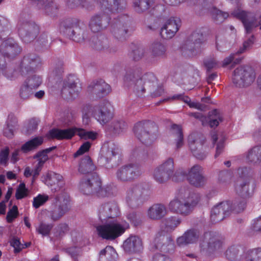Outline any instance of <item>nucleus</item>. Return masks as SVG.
I'll return each instance as SVG.
<instances>
[{"label":"nucleus","mask_w":261,"mask_h":261,"mask_svg":"<svg viewBox=\"0 0 261 261\" xmlns=\"http://www.w3.org/2000/svg\"><path fill=\"white\" fill-rule=\"evenodd\" d=\"M154 0H134L133 8L138 13L147 10L152 5Z\"/></svg>","instance_id":"7c9ffc66"},{"label":"nucleus","mask_w":261,"mask_h":261,"mask_svg":"<svg viewBox=\"0 0 261 261\" xmlns=\"http://www.w3.org/2000/svg\"><path fill=\"white\" fill-rule=\"evenodd\" d=\"M129 224L125 221L111 220L104 225L97 227L98 234L103 239L113 240L121 236Z\"/></svg>","instance_id":"20e7f679"},{"label":"nucleus","mask_w":261,"mask_h":261,"mask_svg":"<svg viewBox=\"0 0 261 261\" xmlns=\"http://www.w3.org/2000/svg\"><path fill=\"white\" fill-rule=\"evenodd\" d=\"M238 174L242 177H247L236 187V191L243 197L248 198L254 193L256 183L251 178L252 170L250 168L242 167L238 169Z\"/></svg>","instance_id":"39448f33"},{"label":"nucleus","mask_w":261,"mask_h":261,"mask_svg":"<svg viewBox=\"0 0 261 261\" xmlns=\"http://www.w3.org/2000/svg\"><path fill=\"white\" fill-rule=\"evenodd\" d=\"M28 194V190L26 188L25 184L24 183H21L19 184L16 190L15 194L16 198L17 199H22L27 196Z\"/></svg>","instance_id":"c03bdc74"},{"label":"nucleus","mask_w":261,"mask_h":261,"mask_svg":"<svg viewBox=\"0 0 261 261\" xmlns=\"http://www.w3.org/2000/svg\"><path fill=\"white\" fill-rule=\"evenodd\" d=\"M42 181L53 192L62 191L65 182L63 177L58 173L49 171L42 176Z\"/></svg>","instance_id":"4468645a"},{"label":"nucleus","mask_w":261,"mask_h":261,"mask_svg":"<svg viewBox=\"0 0 261 261\" xmlns=\"http://www.w3.org/2000/svg\"><path fill=\"white\" fill-rule=\"evenodd\" d=\"M114 129L116 131L122 129L124 126V123L122 121H114L113 122Z\"/></svg>","instance_id":"774afa93"},{"label":"nucleus","mask_w":261,"mask_h":261,"mask_svg":"<svg viewBox=\"0 0 261 261\" xmlns=\"http://www.w3.org/2000/svg\"><path fill=\"white\" fill-rule=\"evenodd\" d=\"M238 253V247L236 246H232L228 248L226 251L225 256L228 259L233 260L236 259Z\"/></svg>","instance_id":"a18cd8bd"},{"label":"nucleus","mask_w":261,"mask_h":261,"mask_svg":"<svg viewBox=\"0 0 261 261\" xmlns=\"http://www.w3.org/2000/svg\"><path fill=\"white\" fill-rule=\"evenodd\" d=\"M152 261H170V260L164 255L156 254L153 257Z\"/></svg>","instance_id":"338daca9"},{"label":"nucleus","mask_w":261,"mask_h":261,"mask_svg":"<svg viewBox=\"0 0 261 261\" xmlns=\"http://www.w3.org/2000/svg\"><path fill=\"white\" fill-rule=\"evenodd\" d=\"M17 214V207L14 206L12 209L7 214V220L8 222H11L15 218Z\"/></svg>","instance_id":"4d7b16f0"},{"label":"nucleus","mask_w":261,"mask_h":261,"mask_svg":"<svg viewBox=\"0 0 261 261\" xmlns=\"http://www.w3.org/2000/svg\"><path fill=\"white\" fill-rule=\"evenodd\" d=\"M159 166L165 172V173H166V174L168 176L169 178L172 177L173 178V176L175 175V174L173 176L174 169V160L173 159H167Z\"/></svg>","instance_id":"72a5a7b5"},{"label":"nucleus","mask_w":261,"mask_h":261,"mask_svg":"<svg viewBox=\"0 0 261 261\" xmlns=\"http://www.w3.org/2000/svg\"><path fill=\"white\" fill-rule=\"evenodd\" d=\"M202 168L198 165L192 167L188 173L177 171L173 177V180L178 181L187 178L190 184L195 187H201L204 185L205 179L202 175Z\"/></svg>","instance_id":"0eeeda50"},{"label":"nucleus","mask_w":261,"mask_h":261,"mask_svg":"<svg viewBox=\"0 0 261 261\" xmlns=\"http://www.w3.org/2000/svg\"><path fill=\"white\" fill-rule=\"evenodd\" d=\"M11 245L14 248L15 252H19L24 248L23 245L22 244L19 240L16 238H13L11 241Z\"/></svg>","instance_id":"3c124183"},{"label":"nucleus","mask_w":261,"mask_h":261,"mask_svg":"<svg viewBox=\"0 0 261 261\" xmlns=\"http://www.w3.org/2000/svg\"><path fill=\"white\" fill-rule=\"evenodd\" d=\"M166 207L161 204L152 205L148 210L147 216L152 219H160L166 214Z\"/></svg>","instance_id":"a878e982"},{"label":"nucleus","mask_w":261,"mask_h":261,"mask_svg":"<svg viewBox=\"0 0 261 261\" xmlns=\"http://www.w3.org/2000/svg\"><path fill=\"white\" fill-rule=\"evenodd\" d=\"M191 115L199 119L202 125L208 124L211 127L218 126L219 122L222 120L221 114L217 110H214L210 112L208 116L207 117L202 116L200 113H192Z\"/></svg>","instance_id":"f3484780"},{"label":"nucleus","mask_w":261,"mask_h":261,"mask_svg":"<svg viewBox=\"0 0 261 261\" xmlns=\"http://www.w3.org/2000/svg\"><path fill=\"white\" fill-rule=\"evenodd\" d=\"M99 212V218L105 220L116 216L118 214V208L115 203H107L100 207Z\"/></svg>","instance_id":"4be33fe9"},{"label":"nucleus","mask_w":261,"mask_h":261,"mask_svg":"<svg viewBox=\"0 0 261 261\" xmlns=\"http://www.w3.org/2000/svg\"><path fill=\"white\" fill-rule=\"evenodd\" d=\"M68 230V226L65 223L59 224L56 228V236H61Z\"/></svg>","instance_id":"6e6d98bb"},{"label":"nucleus","mask_w":261,"mask_h":261,"mask_svg":"<svg viewBox=\"0 0 261 261\" xmlns=\"http://www.w3.org/2000/svg\"><path fill=\"white\" fill-rule=\"evenodd\" d=\"M210 13L213 18L218 23L223 21L229 15L227 12H222L215 7L211 9Z\"/></svg>","instance_id":"e433bc0d"},{"label":"nucleus","mask_w":261,"mask_h":261,"mask_svg":"<svg viewBox=\"0 0 261 261\" xmlns=\"http://www.w3.org/2000/svg\"><path fill=\"white\" fill-rule=\"evenodd\" d=\"M40 63L39 59L38 58L33 59L30 57H24L22 59L19 67V72L24 74L29 71L35 69Z\"/></svg>","instance_id":"b1692460"},{"label":"nucleus","mask_w":261,"mask_h":261,"mask_svg":"<svg viewBox=\"0 0 261 261\" xmlns=\"http://www.w3.org/2000/svg\"><path fill=\"white\" fill-rule=\"evenodd\" d=\"M37 125L38 124L36 121L31 120L30 121L28 126L30 129V130H23V132L26 134H30L33 130L37 128Z\"/></svg>","instance_id":"052dcab7"},{"label":"nucleus","mask_w":261,"mask_h":261,"mask_svg":"<svg viewBox=\"0 0 261 261\" xmlns=\"http://www.w3.org/2000/svg\"><path fill=\"white\" fill-rule=\"evenodd\" d=\"M32 89L28 84L25 83L22 86L20 90V96L23 99H27L30 97L32 93Z\"/></svg>","instance_id":"de8ad7c7"},{"label":"nucleus","mask_w":261,"mask_h":261,"mask_svg":"<svg viewBox=\"0 0 261 261\" xmlns=\"http://www.w3.org/2000/svg\"><path fill=\"white\" fill-rule=\"evenodd\" d=\"M254 42V37L253 36H251L249 38L248 40L244 42L243 43V47L241 48L239 50V53H243L245 50L250 48V47L252 45Z\"/></svg>","instance_id":"5fc2aeb1"},{"label":"nucleus","mask_w":261,"mask_h":261,"mask_svg":"<svg viewBox=\"0 0 261 261\" xmlns=\"http://www.w3.org/2000/svg\"><path fill=\"white\" fill-rule=\"evenodd\" d=\"M151 126L156 129L155 126L149 121L139 122L134 126V131L136 136L144 143H149L156 139V134H149L147 131Z\"/></svg>","instance_id":"2eb2a0df"},{"label":"nucleus","mask_w":261,"mask_h":261,"mask_svg":"<svg viewBox=\"0 0 261 261\" xmlns=\"http://www.w3.org/2000/svg\"><path fill=\"white\" fill-rule=\"evenodd\" d=\"M100 9L103 11V16H95L90 20L89 27L93 32L100 31L106 27L109 23L107 15L110 13H118L122 11L126 7L125 0H100Z\"/></svg>","instance_id":"f03ea898"},{"label":"nucleus","mask_w":261,"mask_h":261,"mask_svg":"<svg viewBox=\"0 0 261 261\" xmlns=\"http://www.w3.org/2000/svg\"><path fill=\"white\" fill-rule=\"evenodd\" d=\"M222 246V242L211 233H206L204 234V239L200 244L201 249L209 252L220 249Z\"/></svg>","instance_id":"a211bd4d"},{"label":"nucleus","mask_w":261,"mask_h":261,"mask_svg":"<svg viewBox=\"0 0 261 261\" xmlns=\"http://www.w3.org/2000/svg\"><path fill=\"white\" fill-rule=\"evenodd\" d=\"M255 77V73L251 68L240 67L234 70L232 81L236 86L243 87L251 85Z\"/></svg>","instance_id":"9b49d317"},{"label":"nucleus","mask_w":261,"mask_h":261,"mask_svg":"<svg viewBox=\"0 0 261 261\" xmlns=\"http://www.w3.org/2000/svg\"><path fill=\"white\" fill-rule=\"evenodd\" d=\"M166 49L165 46L160 42H156L151 46V51L154 56H161L165 54Z\"/></svg>","instance_id":"ea45409f"},{"label":"nucleus","mask_w":261,"mask_h":261,"mask_svg":"<svg viewBox=\"0 0 261 261\" xmlns=\"http://www.w3.org/2000/svg\"><path fill=\"white\" fill-rule=\"evenodd\" d=\"M20 51V48L12 39H6L5 37L3 38V42L0 47V73L6 74L5 63L6 59H8L9 57H13Z\"/></svg>","instance_id":"1a4fd4ad"},{"label":"nucleus","mask_w":261,"mask_h":261,"mask_svg":"<svg viewBox=\"0 0 261 261\" xmlns=\"http://www.w3.org/2000/svg\"><path fill=\"white\" fill-rule=\"evenodd\" d=\"M248 162L261 166V145H257L250 149L246 156Z\"/></svg>","instance_id":"bb28decb"},{"label":"nucleus","mask_w":261,"mask_h":261,"mask_svg":"<svg viewBox=\"0 0 261 261\" xmlns=\"http://www.w3.org/2000/svg\"><path fill=\"white\" fill-rule=\"evenodd\" d=\"M117 254L111 246H107L99 253V261H115Z\"/></svg>","instance_id":"c756f323"},{"label":"nucleus","mask_w":261,"mask_h":261,"mask_svg":"<svg viewBox=\"0 0 261 261\" xmlns=\"http://www.w3.org/2000/svg\"><path fill=\"white\" fill-rule=\"evenodd\" d=\"M199 201L198 195L189 190H180L168 204L172 212L186 216L189 215Z\"/></svg>","instance_id":"f257e3e1"},{"label":"nucleus","mask_w":261,"mask_h":261,"mask_svg":"<svg viewBox=\"0 0 261 261\" xmlns=\"http://www.w3.org/2000/svg\"><path fill=\"white\" fill-rule=\"evenodd\" d=\"M67 34L72 40L76 42H81L84 40V30L77 26H75L73 29L68 28L64 31L61 29V32Z\"/></svg>","instance_id":"cd10ccee"},{"label":"nucleus","mask_w":261,"mask_h":261,"mask_svg":"<svg viewBox=\"0 0 261 261\" xmlns=\"http://www.w3.org/2000/svg\"><path fill=\"white\" fill-rule=\"evenodd\" d=\"M153 176L154 179L158 182L162 183L169 179L166 173L160 167L157 166L153 171Z\"/></svg>","instance_id":"4c0bfd02"},{"label":"nucleus","mask_w":261,"mask_h":261,"mask_svg":"<svg viewBox=\"0 0 261 261\" xmlns=\"http://www.w3.org/2000/svg\"><path fill=\"white\" fill-rule=\"evenodd\" d=\"M142 173L141 167L136 163H130L121 167L117 171V178L127 181L139 176Z\"/></svg>","instance_id":"ddd939ff"},{"label":"nucleus","mask_w":261,"mask_h":261,"mask_svg":"<svg viewBox=\"0 0 261 261\" xmlns=\"http://www.w3.org/2000/svg\"><path fill=\"white\" fill-rule=\"evenodd\" d=\"M43 142V138L42 137H35L31 140L27 142L21 147V150L24 152H27L35 149L40 146Z\"/></svg>","instance_id":"2f4dec72"},{"label":"nucleus","mask_w":261,"mask_h":261,"mask_svg":"<svg viewBox=\"0 0 261 261\" xmlns=\"http://www.w3.org/2000/svg\"><path fill=\"white\" fill-rule=\"evenodd\" d=\"M70 199L66 192H61L56 197L55 207L48 212V217L54 221L59 220L69 210Z\"/></svg>","instance_id":"9d476101"},{"label":"nucleus","mask_w":261,"mask_h":261,"mask_svg":"<svg viewBox=\"0 0 261 261\" xmlns=\"http://www.w3.org/2000/svg\"><path fill=\"white\" fill-rule=\"evenodd\" d=\"M4 21L3 17L0 16V38L6 36L8 33H5V27L3 25Z\"/></svg>","instance_id":"0e129e2a"},{"label":"nucleus","mask_w":261,"mask_h":261,"mask_svg":"<svg viewBox=\"0 0 261 261\" xmlns=\"http://www.w3.org/2000/svg\"><path fill=\"white\" fill-rule=\"evenodd\" d=\"M16 126L15 120L13 122V124L7 122V126L4 128V135L7 138H12L13 136V132Z\"/></svg>","instance_id":"49530a36"},{"label":"nucleus","mask_w":261,"mask_h":261,"mask_svg":"<svg viewBox=\"0 0 261 261\" xmlns=\"http://www.w3.org/2000/svg\"><path fill=\"white\" fill-rule=\"evenodd\" d=\"M181 21L178 17H171L168 19L161 30L162 37L165 39L173 37L180 27Z\"/></svg>","instance_id":"dca6fc26"},{"label":"nucleus","mask_w":261,"mask_h":261,"mask_svg":"<svg viewBox=\"0 0 261 261\" xmlns=\"http://www.w3.org/2000/svg\"><path fill=\"white\" fill-rule=\"evenodd\" d=\"M41 169L42 168L40 167L39 166H38L36 164L34 165V169H32V175L33 176V180H34L36 178V177L39 175Z\"/></svg>","instance_id":"680f3d73"},{"label":"nucleus","mask_w":261,"mask_h":261,"mask_svg":"<svg viewBox=\"0 0 261 261\" xmlns=\"http://www.w3.org/2000/svg\"><path fill=\"white\" fill-rule=\"evenodd\" d=\"M93 117L101 125L110 121L114 116V108L108 100H103L95 105L91 110Z\"/></svg>","instance_id":"6e6552de"},{"label":"nucleus","mask_w":261,"mask_h":261,"mask_svg":"<svg viewBox=\"0 0 261 261\" xmlns=\"http://www.w3.org/2000/svg\"><path fill=\"white\" fill-rule=\"evenodd\" d=\"M75 134H77L81 139L85 140H95L97 134L93 131H87L81 128L76 127L64 129H53L48 132L46 136L49 139H57L58 140L70 139Z\"/></svg>","instance_id":"7ed1b4c3"},{"label":"nucleus","mask_w":261,"mask_h":261,"mask_svg":"<svg viewBox=\"0 0 261 261\" xmlns=\"http://www.w3.org/2000/svg\"><path fill=\"white\" fill-rule=\"evenodd\" d=\"M81 85L79 83V80H74L73 76H71L68 80V82L65 84L62 90L63 94L66 95L69 94V98L74 99L77 97L81 91Z\"/></svg>","instance_id":"6ab92c4d"},{"label":"nucleus","mask_w":261,"mask_h":261,"mask_svg":"<svg viewBox=\"0 0 261 261\" xmlns=\"http://www.w3.org/2000/svg\"><path fill=\"white\" fill-rule=\"evenodd\" d=\"M166 4L177 6L185 2L186 0H163Z\"/></svg>","instance_id":"e2e57ef3"},{"label":"nucleus","mask_w":261,"mask_h":261,"mask_svg":"<svg viewBox=\"0 0 261 261\" xmlns=\"http://www.w3.org/2000/svg\"><path fill=\"white\" fill-rule=\"evenodd\" d=\"M224 139L223 138H222L220 140V141H219V142L217 145L216 152V154H215L216 158L221 153V152H222L223 149L224 148Z\"/></svg>","instance_id":"13d9d810"},{"label":"nucleus","mask_w":261,"mask_h":261,"mask_svg":"<svg viewBox=\"0 0 261 261\" xmlns=\"http://www.w3.org/2000/svg\"><path fill=\"white\" fill-rule=\"evenodd\" d=\"M123 248L128 252L140 251L142 248V241L137 236H130L124 241Z\"/></svg>","instance_id":"412c9836"},{"label":"nucleus","mask_w":261,"mask_h":261,"mask_svg":"<svg viewBox=\"0 0 261 261\" xmlns=\"http://www.w3.org/2000/svg\"><path fill=\"white\" fill-rule=\"evenodd\" d=\"M50 151V149H47L38 152L36 155H35L34 158L36 159L37 161V163L36 164V165L42 168L43 164L48 159L47 153Z\"/></svg>","instance_id":"58836bf2"},{"label":"nucleus","mask_w":261,"mask_h":261,"mask_svg":"<svg viewBox=\"0 0 261 261\" xmlns=\"http://www.w3.org/2000/svg\"><path fill=\"white\" fill-rule=\"evenodd\" d=\"M233 210L239 213L243 211L246 206V202L244 201L235 203ZM232 204L230 201H224L215 206L211 211V218L214 221H220L230 215L232 211Z\"/></svg>","instance_id":"423d86ee"},{"label":"nucleus","mask_w":261,"mask_h":261,"mask_svg":"<svg viewBox=\"0 0 261 261\" xmlns=\"http://www.w3.org/2000/svg\"><path fill=\"white\" fill-rule=\"evenodd\" d=\"M25 83L31 88L35 89L38 88L42 83L41 77L37 75H33L30 77Z\"/></svg>","instance_id":"a19ab883"},{"label":"nucleus","mask_w":261,"mask_h":261,"mask_svg":"<svg viewBox=\"0 0 261 261\" xmlns=\"http://www.w3.org/2000/svg\"><path fill=\"white\" fill-rule=\"evenodd\" d=\"M155 248H159L164 252L169 251L170 248L173 247V243L170 238L164 236L160 238H156L154 240Z\"/></svg>","instance_id":"c85d7f7f"},{"label":"nucleus","mask_w":261,"mask_h":261,"mask_svg":"<svg viewBox=\"0 0 261 261\" xmlns=\"http://www.w3.org/2000/svg\"><path fill=\"white\" fill-rule=\"evenodd\" d=\"M171 133L175 139V146L177 148L181 147L184 144L183 135L181 127L179 125L173 124L171 126Z\"/></svg>","instance_id":"473e14b6"},{"label":"nucleus","mask_w":261,"mask_h":261,"mask_svg":"<svg viewBox=\"0 0 261 261\" xmlns=\"http://www.w3.org/2000/svg\"><path fill=\"white\" fill-rule=\"evenodd\" d=\"M185 101L187 103L190 108H195L198 110H203L204 107L201 104L195 102L191 101L189 97H185L184 98Z\"/></svg>","instance_id":"864d4df0"},{"label":"nucleus","mask_w":261,"mask_h":261,"mask_svg":"<svg viewBox=\"0 0 261 261\" xmlns=\"http://www.w3.org/2000/svg\"><path fill=\"white\" fill-rule=\"evenodd\" d=\"M88 91L96 95L104 96L110 93L111 88L109 84L100 80L91 83L88 87Z\"/></svg>","instance_id":"aec40b11"},{"label":"nucleus","mask_w":261,"mask_h":261,"mask_svg":"<svg viewBox=\"0 0 261 261\" xmlns=\"http://www.w3.org/2000/svg\"><path fill=\"white\" fill-rule=\"evenodd\" d=\"M80 189L84 194L102 193L103 189L101 187V181L98 176L94 173L86 180H82L80 185Z\"/></svg>","instance_id":"f8f14e48"},{"label":"nucleus","mask_w":261,"mask_h":261,"mask_svg":"<svg viewBox=\"0 0 261 261\" xmlns=\"http://www.w3.org/2000/svg\"><path fill=\"white\" fill-rule=\"evenodd\" d=\"M142 83V80H140L137 81L136 90L137 91V93L138 95H141L144 93V88L142 87H140L139 86L141 85Z\"/></svg>","instance_id":"69168bd1"},{"label":"nucleus","mask_w":261,"mask_h":261,"mask_svg":"<svg viewBox=\"0 0 261 261\" xmlns=\"http://www.w3.org/2000/svg\"><path fill=\"white\" fill-rule=\"evenodd\" d=\"M197 238V232L193 230H189L185 232L182 236L178 237L176 243L179 246H182L195 242Z\"/></svg>","instance_id":"393cba45"},{"label":"nucleus","mask_w":261,"mask_h":261,"mask_svg":"<svg viewBox=\"0 0 261 261\" xmlns=\"http://www.w3.org/2000/svg\"><path fill=\"white\" fill-rule=\"evenodd\" d=\"M91 147V143L89 142H86L83 143L77 151L74 154V157L76 158L87 152Z\"/></svg>","instance_id":"09e8293b"},{"label":"nucleus","mask_w":261,"mask_h":261,"mask_svg":"<svg viewBox=\"0 0 261 261\" xmlns=\"http://www.w3.org/2000/svg\"><path fill=\"white\" fill-rule=\"evenodd\" d=\"M53 228V225L41 223L36 228L37 231L42 236H47Z\"/></svg>","instance_id":"37998d69"},{"label":"nucleus","mask_w":261,"mask_h":261,"mask_svg":"<svg viewBox=\"0 0 261 261\" xmlns=\"http://www.w3.org/2000/svg\"><path fill=\"white\" fill-rule=\"evenodd\" d=\"M142 191L141 187L139 186H133L129 188L126 194V200L127 202L137 199L141 196Z\"/></svg>","instance_id":"c9c22d12"},{"label":"nucleus","mask_w":261,"mask_h":261,"mask_svg":"<svg viewBox=\"0 0 261 261\" xmlns=\"http://www.w3.org/2000/svg\"><path fill=\"white\" fill-rule=\"evenodd\" d=\"M94 167L89 156H86L82 159L79 164V171L82 173H86L93 170Z\"/></svg>","instance_id":"f704fd0d"},{"label":"nucleus","mask_w":261,"mask_h":261,"mask_svg":"<svg viewBox=\"0 0 261 261\" xmlns=\"http://www.w3.org/2000/svg\"><path fill=\"white\" fill-rule=\"evenodd\" d=\"M188 142L193 155L199 159H202L204 156L200 155L197 151L202 146L201 142L199 140V135L196 133L190 134L188 138Z\"/></svg>","instance_id":"5701e85b"},{"label":"nucleus","mask_w":261,"mask_h":261,"mask_svg":"<svg viewBox=\"0 0 261 261\" xmlns=\"http://www.w3.org/2000/svg\"><path fill=\"white\" fill-rule=\"evenodd\" d=\"M166 223V225L168 228L169 229H172L176 227L180 223V221L178 219L171 218L167 220Z\"/></svg>","instance_id":"603ef678"},{"label":"nucleus","mask_w":261,"mask_h":261,"mask_svg":"<svg viewBox=\"0 0 261 261\" xmlns=\"http://www.w3.org/2000/svg\"><path fill=\"white\" fill-rule=\"evenodd\" d=\"M252 227L253 230L255 231H261V217L254 220Z\"/></svg>","instance_id":"bf43d9fd"},{"label":"nucleus","mask_w":261,"mask_h":261,"mask_svg":"<svg viewBox=\"0 0 261 261\" xmlns=\"http://www.w3.org/2000/svg\"><path fill=\"white\" fill-rule=\"evenodd\" d=\"M49 199V197L46 194H38L33 199V206L38 208L40 206L43 205Z\"/></svg>","instance_id":"79ce46f5"},{"label":"nucleus","mask_w":261,"mask_h":261,"mask_svg":"<svg viewBox=\"0 0 261 261\" xmlns=\"http://www.w3.org/2000/svg\"><path fill=\"white\" fill-rule=\"evenodd\" d=\"M9 154V149L6 147L2 150L0 152V164L6 166L7 164L8 160V155Z\"/></svg>","instance_id":"8fccbe9b"}]
</instances>
